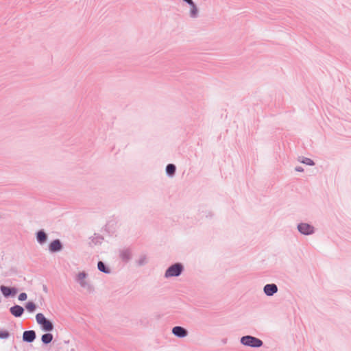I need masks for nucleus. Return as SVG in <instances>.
Masks as SVG:
<instances>
[{"label": "nucleus", "instance_id": "obj_10", "mask_svg": "<svg viewBox=\"0 0 351 351\" xmlns=\"http://www.w3.org/2000/svg\"><path fill=\"white\" fill-rule=\"evenodd\" d=\"M41 339L44 343H49L52 341L53 335L50 333L45 334L42 336Z\"/></svg>", "mask_w": 351, "mask_h": 351}, {"label": "nucleus", "instance_id": "obj_20", "mask_svg": "<svg viewBox=\"0 0 351 351\" xmlns=\"http://www.w3.org/2000/svg\"><path fill=\"white\" fill-rule=\"evenodd\" d=\"M26 299H27V294H26V293H21V294L19 295V300H22V301H23V300H26Z\"/></svg>", "mask_w": 351, "mask_h": 351}, {"label": "nucleus", "instance_id": "obj_12", "mask_svg": "<svg viewBox=\"0 0 351 351\" xmlns=\"http://www.w3.org/2000/svg\"><path fill=\"white\" fill-rule=\"evenodd\" d=\"M86 277V275L84 272H81L77 275V280L79 281L80 285L83 287L85 286V285H86V282H85Z\"/></svg>", "mask_w": 351, "mask_h": 351}, {"label": "nucleus", "instance_id": "obj_15", "mask_svg": "<svg viewBox=\"0 0 351 351\" xmlns=\"http://www.w3.org/2000/svg\"><path fill=\"white\" fill-rule=\"evenodd\" d=\"M25 307L27 310L29 312H33L36 309V305L32 302H27Z\"/></svg>", "mask_w": 351, "mask_h": 351}, {"label": "nucleus", "instance_id": "obj_9", "mask_svg": "<svg viewBox=\"0 0 351 351\" xmlns=\"http://www.w3.org/2000/svg\"><path fill=\"white\" fill-rule=\"evenodd\" d=\"M11 313L15 317L21 316L23 313V308L20 306H14L10 308Z\"/></svg>", "mask_w": 351, "mask_h": 351}, {"label": "nucleus", "instance_id": "obj_4", "mask_svg": "<svg viewBox=\"0 0 351 351\" xmlns=\"http://www.w3.org/2000/svg\"><path fill=\"white\" fill-rule=\"evenodd\" d=\"M298 230L304 234H310L313 232L314 228L308 223H300L298 225Z\"/></svg>", "mask_w": 351, "mask_h": 351}, {"label": "nucleus", "instance_id": "obj_19", "mask_svg": "<svg viewBox=\"0 0 351 351\" xmlns=\"http://www.w3.org/2000/svg\"><path fill=\"white\" fill-rule=\"evenodd\" d=\"M97 267H98V269H99L100 271H103V272H107V271H106V269H105V265H104V264L102 262L99 261V262L98 263Z\"/></svg>", "mask_w": 351, "mask_h": 351}, {"label": "nucleus", "instance_id": "obj_16", "mask_svg": "<svg viewBox=\"0 0 351 351\" xmlns=\"http://www.w3.org/2000/svg\"><path fill=\"white\" fill-rule=\"evenodd\" d=\"M301 162L306 164L307 165H311V166L314 165V162L311 159L308 158H303L301 160Z\"/></svg>", "mask_w": 351, "mask_h": 351}, {"label": "nucleus", "instance_id": "obj_2", "mask_svg": "<svg viewBox=\"0 0 351 351\" xmlns=\"http://www.w3.org/2000/svg\"><path fill=\"white\" fill-rule=\"evenodd\" d=\"M241 342L245 346L251 347H260L263 344L261 340L252 336L243 337L241 339Z\"/></svg>", "mask_w": 351, "mask_h": 351}, {"label": "nucleus", "instance_id": "obj_13", "mask_svg": "<svg viewBox=\"0 0 351 351\" xmlns=\"http://www.w3.org/2000/svg\"><path fill=\"white\" fill-rule=\"evenodd\" d=\"M175 171H176V167L173 164H169L167 166V168H166V171L167 173L170 175V176H172L173 174H174L175 173Z\"/></svg>", "mask_w": 351, "mask_h": 351}, {"label": "nucleus", "instance_id": "obj_11", "mask_svg": "<svg viewBox=\"0 0 351 351\" xmlns=\"http://www.w3.org/2000/svg\"><path fill=\"white\" fill-rule=\"evenodd\" d=\"M37 239L40 243H44L47 240V235L43 231H39L37 234Z\"/></svg>", "mask_w": 351, "mask_h": 351}, {"label": "nucleus", "instance_id": "obj_8", "mask_svg": "<svg viewBox=\"0 0 351 351\" xmlns=\"http://www.w3.org/2000/svg\"><path fill=\"white\" fill-rule=\"evenodd\" d=\"M62 248L61 243L59 240H55L52 241L49 245V250L51 252H57L60 250Z\"/></svg>", "mask_w": 351, "mask_h": 351}, {"label": "nucleus", "instance_id": "obj_14", "mask_svg": "<svg viewBox=\"0 0 351 351\" xmlns=\"http://www.w3.org/2000/svg\"><path fill=\"white\" fill-rule=\"evenodd\" d=\"M1 290L2 293L5 296H8L11 293V289L8 287L1 286Z\"/></svg>", "mask_w": 351, "mask_h": 351}, {"label": "nucleus", "instance_id": "obj_5", "mask_svg": "<svg viewBox=\"0 0 351 351\" xmlns=\"http://www.w3.org/2000/svg\"><path fill=\"white\" fill-rule=\"evenodd\" d=\"M36 338V333L34 330L25 331L23 335V339L25 341L32 342Z\"/></svg>", "mask_w": 351, "mask_h": 351}, {"label": "nucleus", "instance_id": "obj_18", "mask_svg": "<svg viewBox=\"0 0 351 351\" xmlns=\"http://www.w3.org/2000/svg\"><path fill=\"white\" fill-rule=\"evenodd\" d=\"M9 337V332L7 330H0V339H7Z\"/></svg>", "mask_w": 351, "mask_h": 351}, {"label": "nucleus", "instance_id": "obj_6", "mask_svg": "<svg viewBox=\"0 0 351 351\" xmlns=\"http://www.w3.org/2000/svg\"><path fill=\"white\" fill-rule=\"evenodd\" d=\"M277 291L278 288L274 284H268L264 287V291L267 295H272L274 293H276Z\"/></svg>", "mask_w": 351, "mask_h": 351}, {"label": "nucleus", "instance_id": "obj_7", "mask_svg": "<svg viewBox=\"0 0 351 351\" xmlns=\"http://www.w3.org/2000/svg\"><path fill=\"white\" fill-rule=\"evenodd\" d=\"M172 332L176 336H178L179 337H184L186 336V335H187V331L184 328H183L182 327H180V326L174 327L172 330Z\"/></svg>", "mask_w": 351, "mask_h": 351}, {"label": "nucleus", "instance_id": "obj_17", "mask_svg": "<svg viewBox=\"0 0 351 351\" xmlns=\"http://www.w3.org/2000/svg\"><path fill=\"white\" fill-rule=\"evenodd\" d=\"M197 14V8H196L195 5L193 4V5H191V15L193 17H195Z\"/></svg>", "mask_w": 351, "mask_h": 351}, {"label": "nucleus", "instance_id": "obj_1", "mask_svg": "<svg viewBox=\"0 0 351 351\" xmlns=\"http://www.w3.org/2000/svg\"><path fill=\"white\" fill-rule=\"evenodd\" d=\"M36 322L38 324L42 326L43 330L46 331H51L53 329L52 323L47 319L42 313H38L36 316Z\"/></svg>", "mask_w": 351, "mask_h": 351}, {"label": "nucleus", "instance_id": "obj_21", "mask_svg": "<svg viewBox=\"0 0 351 351\" xmlns=\"http://www.w3.org/2000/svg\"><path fill=\"white\" fill-rule=\"evenodd\" d=\"M295 170H296L297 171H303V169H302L301 167H297V168L295 169Z\"/></svg>", "mask_w": 351, "mask_h": 351}, {"label": "nucleus", "instance_id": "obj_3", "mask_svg": "<svg viewBox=\"0 0 351 351\" xmlns=\"http://www.w3.org/2000/svg\"><path fill=\"white\" fill-rule=\"evenodd\" d=\"M182 270V266L179 264L176 263L173 265H171L169 269L166 271L165 276L166 277H173V276H178L180 274L181 271Z\"/></svg>", "mask_w": 351, "mask_h": 351}]
</instances>
